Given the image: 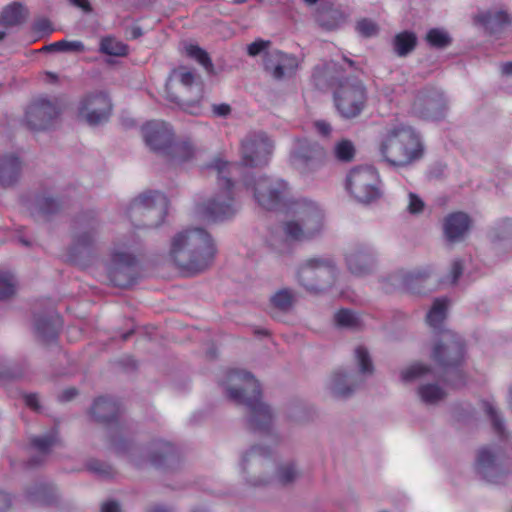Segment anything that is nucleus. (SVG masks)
<instances>
[{
	"label": "nucleus",
	"mask_w": 512,
	"mask_h": 512,
	"mask_svg": "<svg viewBox=\"0 0 512 512\" xmlns=\"http://www.w3.org/2000/svg\"><path fill=\"white\" fill-rule=\"evenodd\" d=\"M225 390L231 401L246 407V422L250 430L272 433L275 414L272 408L262 401L260 385L251 373L230 371Z\"/></svg>",
	"instance_id": "1"
},
{
	"label": "nucleus",
	"mask_w": 512,
	"mask_h": 512,
	"mask_svg": "<svg viewBox=\"0 0 512 512\" xmlns=\"http://www.w3.org/2000/svg\"><path fill=\"white\" fill-rule=\"evenodd\" d=\"M215 253L214 242L203 228L183 230L171 240V258L181 270L190 274L205 271L212 264Z\"/></svg>",
	"instance_id": "2"
},
{
	"label": "nucleus",
	"mask_w": 512,
	"mask_h": 512,
	"mask_svg": "<svg viewBox=\"0 0 512 512\" xmlns=\"http://www.w3.org/2000/svg\"><path fill=\"white\" fill-rule=\"evenodd\" d=\"M383 160L394 167H405L422 158L420 134L411 126L396 123L387 127L379 146Z\"/></svg>",
	"instance_id": "3"
},
{
	"label": "nucleus",
	"mask_w": 512,
	"mask_h": 512,
	"mask_svg": "<svg viewBox=\"0 0 512 512\" xmlns=\"http://www.w3.org/2000/svg\"><path fill=\"white\" fill-rule=\"evenodd\" d=\"M207 168L216 174L219 190L203 205V214L213 221L229 219L238 211L232 176L239 170V164L215 159Z\"/></svg>",
	"instance_id": "4"
},
{
	"label": "nucleus",
	"mask_w": 512,
	"mask_h": 512,
	"mask_svg": "<svg viewBox=\"0 0 512 512\" xmlns=\"http://www.w3.org/2000/svg\"><path fill=\"white\" fill-rule=\"evenodd\" d=\"M431 357L445 374L453 372L452 378H446L448 384L457 388L465 384V375L460 367L465 362L466 343L461 335L452 330H441L434 341Z\"/></svg>",
	"instance_id": "5"
},
{
	"label": "nucleus",
	"mask_w": 512,
	"mask_h": 512,
	"mask_svg": "<svg viewBox=\"0 0 512 512\" xmlns=\"http://www.w3.org/2000/svg\"><path fill=\"white\" fill-rule=\"evenodd\" d=\"M292 219L283 224L285 235L294 241H308L320 234L324 214L320 206L307 199H299L292 204Z\"/></svg>",
	"instance_id": "6"
},
{
	"label": "nucleus",
	"mask_w": 512,
	"mask_h": 512,
	"mask_svg": "<svg viewBox=\"0 0 512 512\" xmlns=\"http://www.w3.org/2000/svg\"><path fill=\"white\" fill-rule=\"evenodd\" d=\"M338 267L330 256L311 257L298 267L296 277L299 285L314 294L325 293L336 283Z\"/></svg>",
	"instance_id": "7"
},
{
	"label": "nucleus",
	"mask_w": 512,
	"mask_h": 512,
	"mask_svg": "<svg viewBox=\"0 0 512 512\" xmlns=\"http://www.w3.org/2000/svg\"><path fill=\"white\" fill-rule=\"evenodd\" d=\"M354 357L359 374L339 368L334 370L327 379L326 389L335 399L350 398L363 382L361 375L370 376L374 372L373 362L366 347H356Z\"/></svg>",
	"instance_id": "8"
},
{
	"label": "nucleus",
	"mask_w": 512,
	"mask_h": 512,
	"mask_svg": "<svg viewBox=\"0 0 512 512\" xmlns=\"http://www.w3.org/2000/svg\"><path fill=\"white\" fill-rule=\"evenodd\" d=\"M168 211V199L158 191H146L132 200L127 216L136 229L159 227Z\"/></svg>",
	"instance_id": "9"
},
{
	"label": "nucleus",
	"mask_w": 512,
	"mask_h": 512,
	"mask_svg": "<svg viewBox=\"0 0 512 512\" xmlns=\"http://www.w3.org/2000/svg\"><path fill=\"white\" fill-rule=\"evenodd\" d=\"M138 259L132 246L126 242H118L111 252L108 267V278L112 285L127 288L136 282L138 277Z\"/></svg>",
	"instance_id": "10"
},
{
	"label": "nucleus",
	"mask_w": 512,
	"mask_h": 512,
	"mask_svg": "<svg viewBox=\"0 0 512 512\" xmlns=\"http://www.w3.org/2000/svg\"><path fill=\"white\" fill-rule=\"evenodd\" d=\"M334 102L341 117H358L367 102V91L362 81L356 76H347L345 82H340L334 90Z\"/></svg>",
	"instance_id": "11"
},
{
	"label": "nucleus",
	"mask_w": 512,
	"mask_h": 512,
	"mask_svg": "<svg viewBox=\"0 0 512 512\" xmlns=\"http://www.w3.org/2000/svg\"><path fill=\"white\" fill-rule=\"evenodd\" d=\"M243 183L253 192L258 205L266 210L276 209L284 200L287 191V183L284 180L264 174L245 175Z\"/></svg>",
	"instance_id": "12"
},
{
	"label": "nucleus",
	"mask_w": 512,
	"mask_h": 512,
	"mask_svg": "<svg viewBox=\"0 0 512 512\" xmlns=\"http://www.w3.org/2000/svg\"><path fill=\"white\" fill-rule=\"evenodd\" d=\"M25 500L33 506L49 508L56 512H72L76 505L64 497L58 487L49 481L37 480L24 488Z\"/></svg>",
	"instance_id": "13"
},
{
	"label": "nucleus",
	"mask_w": 512,
	"mask_h": 512,
	"mask_svg": "<svg viewBox=\"0 0 512 512\" xmlns=\"http://www.w3.org/2000/svg\"><path fill=\"white\" fill-rule=\"evenodd\" d=\"M99 228L100 222L93 212H85L76 218L73 241L68 252L72 262L79 263L82 254H89L98 239Z\"/></svg>",
	"instance_id": "14"
},
{
	"label": "nucleus",
	"mask_w": 512,
	"mask_h": 512,
	"mask_svg": "<svg viewBox=\"0 0 512 512\" xmlns=\"http://www.w3.org/2000/svg\"><path fill=\"white\" fill-rule=\"evenodd\" d=\"M447 110L444 93L436 87H425L415 95L410 111L420 119L438 121L445 117Z\"/></svg>",
	"instance_id": "15"
},
{
	"label": "nucleus",
	"mask_w": 512,
	"mask_h": 512,
	"mask_svg": "<svg viewBox=\"0 0 512 512\" xmlns=\"http://www.w3.org/2000/svg\"><path fill=\"white\" fill-rule=\"evenodd\" d=\"M379 176L370 166L357 167L347 177L349 192L361 203H370L381 195Z\"/></svg>",
	"instance_id": "16"
},
{
	"label": "nucleus",
	"mask_w": 512,
	"mask_h": 512,
	"mask_svg": "<svg viewBox=\"0 0 512 512\" xmlns=\"http://www.w3.org/2000/svg\"><path fill=\"white\" fill-rule=\"evenodd\" d=\"M476 472L489 483H503L509 473L503 452L494 446L481 448L476 458Z\"/></svg>",
	"instance_id": "17"
},
{
	"label": "nucleus",
	"mask_w": 512,
	"mask_h": 512,
	"mask_svg": "<svg viewBox=\"0 0 512 512\" xmlns=\"http://www.w3.org/2000/svg\"><path fill=\"white\" fill-rule=\"evenodd\" d=\"M273 147V142L265 133H249L241 141V163L251 168L265 166Z\"/></svg>",
	"instance_id": "18"
},
{
	"label": "nucleus",
	"mask_w": 512,
	"mask_h": 512,
	"mask_svg": "<svg viewBox=\"0 0 512 512\" xmlns=\"http://www.w3.org/2000/svg\"><path fill=\"white\" fill-rule=\"evenodd\" d=\"M270 457V448L260 445L252 446L242 456L241 468L247 483L255 487H260L266 486L272 482V479L261 476V470L264 466L269 464Z\"/></svg>",
	"instance_id": "19"
},
{
	"label": "nucleus",
	"mask_w": 512,
	"mask_h": 512,
	"mask_svg": "<svg viewBox=\"0 0 512 512\" xmlns=\"http://www.w3.org/2000/svg\"><path fill=\"white\" fill-rule=\"evenodd\" d=\"M112 111L109 96L102 91L87 94L80 102L78 116L90 126H97L108 121Z\"/></svg>",
	"instance_id": "20"
},
{
	"label": "nucleus",
	"mask_w": 512,
	"mask_h": 512,
	"mask_svg": "<svg viewBox=\"0 0 512 512\" xmlns=\"http://www.w3.org/2000/svg\"><path fill=\"white\" fill-rule=\"evenodd\" d=\"M325 155V150L320 144L308 139H301L296 142L291 158L297 169L302 173H308L322 165Z\"/></svg>",
	"instance_id": "21"
},
{
	"label": "nucleus",
	"mask_w": 512,
	"mask_h": 512,
	"mask_svg": "<svg viewBox=\"0 0 512 512\" xmlns=\"http://www.w3.org/2000/svg\"><path fill=\"white\" fill-rule=\"evenodd\" d=\"M59 114L60 111L54 102L38 98L27 107L25 121L31 130H46L53 126Z\"/></svg>",
	"instance_id": "22"
},
{
	"label": "nucleus",
	"mask_w": 512,
	"mask_h": 512,
	"mask_svg": "<svg viewBox=\"0 0 512 512\" xmlns=\"http://www.w3.org/2000/svg\"><path fill=\"white\" fill-rule=\"evenodd\" d=\"M377 257L374 247L366 243H356L347 251L345 261L352 274L364 276L376 269Z\"/></svg>",
	"instance_id": "23"
},
{
	"label": "nucleus",
	"mask_w": 512,
	"mask_h": 512,
	"mask_svg": "<svg viewBox=\"0 0 512 512\" xmlns=\"http://www.w3.org/2000/svg\"><path fill=\"white\" fill-rule=\"evenodd\" d=\"M146 455L153 466L164 470H173L180 462L175 445L162 439L153 440L146 449Z\"/></svg>",
	"instance_id": "24"
},
{
	"label": "nucleus",
	"mask_w": 512,
	"mask_h": 512,
	"mask_svg": "<svg viewBox=\"0 0 512 512\" xmlns=\"http://www.w3.org/2000/svg\"><path fill=\"white\" fill-rule=\"evenodd\" d=\"M146 145L154 152L165 156L173 140L171 127L162 121H151L142 127Z\"/></svg>",
	"instance_id": "25"
},
{
	"label": "nucleus",
	"mask_w": 512,
	"mask_h": 512,
	"mask_svg": "<svg viewBox=\"0 0 512 512\" xmlns=\"http://www.w3.org/2000/svg\"><path fill=\"white\" fill-rule=\"evenodd\" d=\"M297 67L298 60L295 56L278 50L269 53L265 61V70L276 80L292 77Z\"/></svg>",
	"instance_id": "26"
},
{
	"label": "nucleus",
	"mask_w": 512,
	"mask_h": 512,
	"mask_svg": "<svg viewBox=\"0 0 512 512\" xmlns=\"http://www.w3.org/2000/svg\"><path fill=\"white\" fill-rule=\"evenodd\" d=\"M343 68L335 61H329L314 68L312 80L319 90L337 88L340 82H345Z\"/></svg>",
	"instance_id": "27"
},
{
	"label": "nucleus",
	"mask_w": 512,
	"mask_h": 512,
	"mask_svg": "<svg viewBox=\"0 0 512 512\" xmlns=\"http://www.w3.org/2000/svg\"><path fill=\"white\" fill-rule=\"evenodd\" d=\"M61 326V318L54 311H49L44 315L36 314L34 316V333L37 339L43 344L54 342L58 337Z\"/></svg>",
	"instance_id": "28"
},
{
	"label": "nucleus",
	"mask_w": 512,
	"mask_h": 512,
	"mask_svg": "<svg viewBox=\"0 0 512 512\" xmlns=\"http://www.w3.org/2000/svg\"><path fill=\"white\" fill-rule=\"evenodd\" d=\"M432 268L430 266L417 268L413 271H399L390 277L393 285L411 292L420 293L422 284L430 277Z\"/></svg>",
	"instance_id": "29"
},
{
	"label": "nucleus",
	"mask_w": 512,
	"mask_h": 512,
	"mask_svg": "<svg viewBox=\"0 0 512 512\" xmlns=\"http://www.w3.org/2000/svg\"><path fill=\"white\" fill-rule=\"evenodd\" d=\"M471 219L464 212H454L444 219L443 230L449 242L461 241L470 229Z\"/></svg>",
	"instance_id": "30"
},
{
	"label": "nucleus",
	"mask_w": 512,
	"mask_h": 512,
	"mask_svg": "<svg viewBox=\"0 0 512 512\" xmlns=\"http://www.w3.org/2000/svg\"><path fill=\"white\" fill-rule=\"evenodd\" d=\"M91 415L99 423L118 424L120 406L113 398L99 397L91 407Z\"/></svg>",
	"instance_id": "31"
},
{
	"label": "nucleus",
	"mask_w": 512,
	"mask_h": 512,
	"mask_svg": "<svg viewBox=\"0 0 512 512\" xmlns=\"http://www.w3.org/2000/svg\"><path fill=\"white\" fill-rule=\"evenodd\" d=\"M22 172L20 159L14 154L0 156V187L12 188L15 186Z\"/></svg>",
	"instance_id": "32"
},
{
	"label": "nucleus",
	"mask_w": 512,
	"mask_h": 512,
	"mask_svg": "<svg viewBox=\"0 0 512 512\" xmlns=\"http://www.w3.org/2000/svg\"><path fill=\"white\" fill-rule=\"evenodd\" d=\"M62 209V203L59 199L49 193H40L34 196L30 213L38 218L48 220L58 214Z\"/></svg>",
	"instance_id": "33"
},
{
	"label": "nucleus",
	"mask_w": 512,
	"mask_h": 512,
	"mask_svg": "<svg viewBox=\"0 0 512 512\" xmlns=\"http://www.w3.org/2000/svg\"><path fill=\"white\" fill-rule=\"evenodd\" d=\"M56 440V430H52L47 434L31 438L30 443L32 447L39 451L40 455L32 456L27 461V466L32 468L37 465H40L44 461V457L49 453L51 447L56 443Z\"/></svg>",
	"instance_id": "34"
},
{
	"label": "nucleus",
	"mask_w": 512,
	"mask_h": 512,
	"mask_svg": "<svg viewBox=\"0 0 512 512\" xmlns=\"http://www.w3.org/2000/svg\"><path fill=\"white\" fill-rule=\"evenodd\" d=\"M28 11L24 5L19 2H13L7 5L0 13V25L3 27H13L26 21Z\"/></svg>",
	"instance_id": "35"
},
{
	"label": "nucleus",
	"mask_w": 512,
	"mask_h": 512,
	"mask_svg": "<svg viewBox=\"0 0 512 512\" xmlns=\"http://www.w3.org/2000/svg\"><path fill=\"white\" fill-rule=\"evenodd\" d=\"M448 300L446 298L435 299L426 319L429 326H431L437 335H440L441 330H447L444 327V321L447 316Z\"/></svg>",
	"instance_id": "36"
},
{
	"label": "nucleus",
	"mask_w": 512,
	"mask_h": 512,
	"mask_svg": "<svg viewBox=\"0 0 512 512\" xmlns=\"http://www.w3.org/2000/svg\"><path fill=\"white\" fill-rule=\"evenodd\" d=\"M420 401L425 405H437L443 401L447 393L438 383H421L416 390Z\"/></svg>",
	"instance_id": "37"
},
{
	"label": "nucleus",
	"mask_w": 512,
	"mask_h": 512,
	"mask_svg": "<svg viewBox=\"0 0 512 512\" xmlns=\"http://www.w3.org/2000/svg\"><path fill=\"white\" fill-rule=\"evenodd\" d=\"M315 18L319 26L325 30H335L344 22L341 11L330 6L319 8Z\"/></svg>",
	"instance_id": "38"
},
{
	"label": "nucleus",
	"mask_w": 512,
	"mask_h": 512,
	"mask_svg": "<svg viewBox=\"0 0 512 512\" xmlns=\"http://www.w3.org/2000/svg\"><path fill=\"white\" fill-rule=\"evenodd\" d=\"M195 153L194 145L189 140L177 141L172 140L165 157L175 163H182L190 160Z\"/></svg>",
	"instance_id": "39"
},
{
	"label": "nucleus",
	"mask_w": 512,
	"mask_h": 512,
	"mask_svg": "<svg viewBox=\"0 0 512 512\" xmlns=\"http://www.w3.org/2000/svg\"><path fill=\"white\" fill-rule=\"evenodd\" d=\"M27 370L28 363L25 360L13 362L0 360V382L21 379Z\"/></svg>",
	"instance_id": "40"
},
{
	"label": "nucleus",
	"mask_w": 512,
	"mask_h": 512,
	"mask_svg": "<svg viewBox=\"0 0 512 512\" xmlns=\"http://www.w3.org/2000/svg\"><path fill=\"white\" fill-rule=\"evenodd\" d=\"M296 302V294L290 288H282L277 290L270 296V306L273 309L287 313L289 312Z\"/></svg>",
	"instance_id": "41"
},
{
	"label": "nucleus",
	"mask_w": 512,
	"mask_h": 512,
	"mask_svg": "<svg viewBox=\"0 0 512 512\" xmlns=\"http://www.w3.org/2000/svg\"><path fill=\"white\" fill-rule=\"evenodd\" d=\"M476 20L491 32H496L508 22V15L503 11H485L476 16Z\"/></svg>",
	"instance_id": "42"
},
{
	"label": "nucleus",
	"mask_w": 512,
	"mask_h": 512,
	"mask_svg": "<svg viewBox=\"0 0 512 512\" xmlns=\"http://www.w3.org/2000/svg\"><path fill=\"white\" fill-rule=\"evenodd\" d=\"M431 374H433V369L431 366L420 362H415L400 372V378L403 382L408 383L417 380H424Z\"/></svg>",
	"instance_id": "43"
},
{
	"label": "nucleus",
	"mask_w": 512,
	"mask_h": 512,
	"mask_svg": "<svg viewBox=\"0 0 512 512\" xmlns=\"http://www.w3.org/2000/svg\"><path fill=\"white\" fill-rule=\"evenodd\" d=\"M416 43L415 34L407 31L399 33L393 40L394 51L398 56H406L415 48Z\"/></svg>",
	"instance_id": "44"
},
{
	"label": "nucleus",
	"mask_w": 512,
	"mask_h": 512,
	"mask_svg": "<svg viewBox=\"0 0 512 512\" xmlns=\"http://www.w3.org/2000/svg\"><path fill=\"white\" fill-rule=\"evenodd\" d=\"M334 322L337 327L344 329H358L361 326V319L350 309H340L334 314Z\"/></svg>",
	"instance_id": "45"
},
{
	"label": "nucleus",
	"mask_w": 512,
	"mask_h": 512,
	"mask_svg": "<svg viewBox=\"0 0 512 512\" xmlns=\"http://www.w3.org/2000/svg\"><path fill=\"white\" fill-rule=\"evenodd\" d=\"M99 51L106 55L121 57L128 53V46L112 36H106L100 41Z\"/></svg>",
	"instance_id": "46"
},
{
	"label": "nucleus",
	"mask_w": 512,
	"mask_h": 512,
	"mask_svg": "<svg viewBox=\"0 0 512 512\" xmlns=\"http://www.w3.org/2000/svg\"><path fill=\"white\" fill-rule=\"evenodd\" d=\"M355 146L351 140L341 139L333 147L332 154L340 162H351L355 157Z\"/></svg>",
	"instance_id": "47"
},
{
	"label": "nucleus",
	"mask_w": 512,
	"mask_h": 512,
	"mask_svg": "<svg viewBox=\"0 0 512 512\" xmlns=\"http://www.w3.org/2000/svg\"><path fill=\"white\" fill-rule=\"evenodd\" d=\"M299 476V471L294 462H286L280 464L276 469V481L282 485L292 484Z\"/></svg>",
	"instance_id": "48"
},
{
	"label": "nucleus",
	"mask_w": 512,
	"mask_h": 512,
	"mask_svg": "<svg viewBox=\"0 0 512 512\" xmlns=\"http://www.w3.org/2000/svg\"><path fill=\"white\" fill-rule=\"evenodd\" d=\"M42 51L45 52H76L81 53L85 51V46L83 42L75 40H61L57 42H53L48 44L42 48Z\"/></svg>",
	"instance_id": "49"
},
{
	"label": "nucleus",
	"mask_w": 512,
	"mask_h": 512,
	"mask_svg": "<svg viewBox=\"0 0 512 512\" xmlns=\"http://www.w3.org/2000/svg\"><path fill=\"white\" fill-rule=\"evenodd\" d=\"M486 414L488 415L494 432L500 437V438H506L507 433L504 426V420L496 407L492 405L489 402H486L484 404Z\"/></svg>",
	"instance_id": "50"
},
{
	"label": "nucleus",
	"mask_w": 512,
	"mask_h": 512,
	"mask_svg": "<svg viewBox=\"0 0 512 512\" xmlns=\"http://www.w3.org/2000/svg\"><path fill=\"white\" fill-rule=\"evenodd\" d=\"M426 40L431 47L437 49L446 48L452 41L450 35L446 31L438 28L429 30L426 34Z\"/></svg>",
	"instance_id": "51"
},
{
	"label": "nucleus",
	"mask_w": 512,
	"mask_h": 512,
	"mask_svg": "<svg viewBox=\"0 0 512 512\" xmlns=\"http://www.w3.org/2000/svg\"><path fill=\"white\" fill-rule=\"evenodd\" d=\"M493 241H502L512 237V220L503 219L497 222L490 231Z\"/></svg>",
	"instance_id": "52"
},
{
	"label": "nucleus",
	"mask_w": 512,
	"mask_h": 512,
	"mask_svg": "<svg viewBox=\"0 0 512 512\" xmlns=\"http://www.w3.org/2000/svg\"><path fill=\"white\" fill-rule=\"evenodd\" d=\"M188 56L199 62L208 73H212L214 66L208 53L197 45H189L186 48Z\"/></svg>",
	"instance_id": "53"
},
{
	"label": "nucleus",
	"mask_w": 512,
	"mask_h": 512,
	"mask_svg": "<svg viewBox=\"0 0 512 512\" xmlns=\"http://www.w3.org/2000/svg\"><path fill=\"white\" fill-rule=\"evenodd\" d=\"M86 468L91 473L96 474L97 476L108 479L114 476L115 471L111 465L99 461L97 459H90L86 463Z\"/></svg>",
	"instance_id": "54"
},
{
	"label": "nucleus",
	"mask_w": 512,
	"mask_h": 512,
	"mask_svg": "<svg viewBox=\"0 0 512 512\" xmlns=\"http://www.w3.org/2000/svg\"><path fill=\"white\" fill-rule=\"evenodd\" d=\"M16 281L10 273H0V300H5L14 295Z\"/></svg>",
	"instance_id": "55"
},
{
	"label": "nucleus",
	"mask_w": 512,
	"mask_h": 512,
	"mask_svg": "<svg viewBox=\"0 0 512 512\" xmlns=\"http://www.w3.org/2000/svg\"><path fill=\"white\" fill-rule=\"evenodd\" d=\"M356 31L363 37H374L379 32L378 25L367 18L361 19L356 23Z\"/></svg>",
	"instance_id": "56"
},
{
	"label": "nucleus",
	"mask_w": 512,
	"mask_h": 512,
	"mask_svg": "<svg viewBox=\"0 0 512 512\" xmlns=\"http://www.w3.org/2000/svg\"><path fill=\"white\" fill-rule=\"evenodd\" d=\"M464 272V264L460 259H455L451 264V269L446 278L442 280L443 283L449 282L451 285H456L459 278Z\"/></svg>",
	"instance_id": "57"
},
{
	"label": "nucleus",
	"mask_w": 512,
	"mask_h": 512,
	"mask_svg": "<svg viewBox=\"0 0 512 512\" xmlns=\"http://www.w3.org/2000/svg\"><path fill=\"white\" fill-rule=\"evenodd\" d=\"M409 203L407 206V210L410 214L416 215L423 212L425 204L423 200L416 195L415 193H409Z\"/></svg>",
	"instance_id": "58"
},
{
	"label": "nucleus",
	"mask_w": 512,
	"mask_h": 512,
	"mask_svg": "<svg viewBox=\"0 0 512 512\" xmlns=\"http://www.w3.org/2000/svg\"><path fill=\"white\" fill-rule=\"evenodd\" d=\"M173 74L178 77L181 84L185 87H190L194 83L195 75L192 71L187 70L184 67H180L177 70H174Z\"/></svg>",
	"instance_id": "59"
},
{
	"label": "nucleus",
	"mask_w": 512,
	"mask_h": 512,
	"mask_svg": "<svg viewBox=\"0 0 512 512\" xmlns=\"http://www.w3.org/2000/svg\"><path fill=\"white\" fill-rule=\"evenodd\" d=\"M314 127H315L316 132L321 137H324V138L330 137V135H331V133L333 131V128L330 125V123H328L327 121H324V120L315 121L314 122Z\"/></svg>",
	"instance_id": "60"
},
{
	"label": "nucleus",
	"mask_w": 512,
	"mask_h": 512,
	"mask_svg": "<svg viewBox=\"0 0 512 512\" xmlns=\"http://www.w3.org/2000/svg\"><path fill=\"white\" fill-rule=\"evenodd\" d=\"M269 41L264 40H256L252 42L250 45H248V54L250 56H257L261 52H263L266 47L269 45Z\"/></svg>",
	"instance_id": "61"
},
{
	"label": "nucleus",
	"mask_w": 512,
	"mask_h": 512,
	"mask_svg": "<svg viewBox=\"0 0 512 512\" xmlns=\"http://www.w3.org/2000/svg\"><path fill=\"white\" fill-rule=\"evenodd\" d=\"M214 115L219 117H226L231 113V107L228 104L221 103L212 106Z\"/></svg>",
	"instance_id": "62"
},
{
	"label": "nucleus",
	"mask_w": 512,
	"mask_h": 512,
	"mask_svg": "<svg viewBox=\"0 0 512 512\" xmlns=\"http://www.w3.org/2000/svg\"><path fill=\"white\" fill-rule=\"evenodd\" d=\"M12 506L10 494L0 491V512H8Z\"/></svg>",
	"instance_id": "63"
},
{
	"label": "nucleus",
	"mask_w": 512,
	"mask_h": 512,
	"mask_svg": "<svg viewBox=\"0 0 512 512\" xmlns=\"http://www.w3.org/2000/svg\"><path fill=\"white\" fill-rule=\"evenodd\" d=\"M25 403L31 409L38 411L40 409L39 399L37 394L25 395Z\"/></svg>",
	"instance_id": "64"
}]
</instances>
